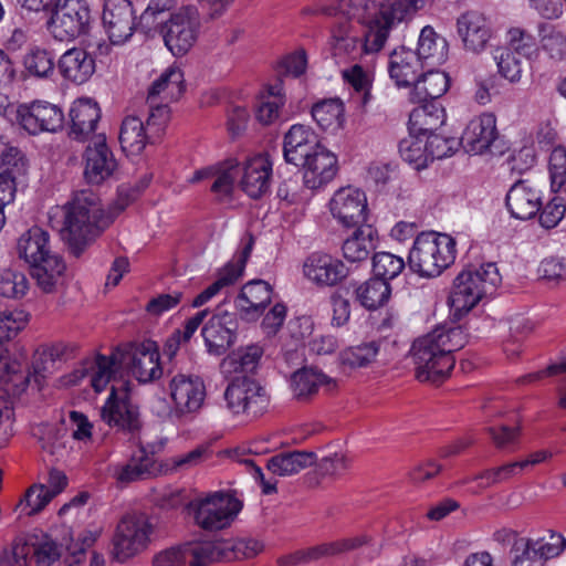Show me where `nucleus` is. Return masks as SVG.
I'll use <instances>...</instances> for the list:
<instances>
[{
	"instance_id": "50",
	"label": "nucleus",
	"mask_w": 566,
	"mask_h": 566,
	"mask_svg": "<svg viewBox=\"0 0 566 566\" xmlns=\"http://www.w3.org/2000/svg\"><path fill=\"white\" fill-rule=\"evenodd\" d=\"M120 364L119 353L96 356L91 373V385L96 392L103 391L109 382L115 381V375Z\"/></svg>"
},
{
	"instance_id": "10",
	"label": "nucleus",
	"mask_w": 566,
	"mask_h": 566,
	"mask_svg": "<svg viewBox=\"0 0 566 566\" xmlns=\"http://www.w3.org/2000/svg\"><path fill=\"white\" fill-rule=\"evenodd\" d=\"M223 398L226 408L234 416H260L270 403L265 388L250 376H234L227 386Z\"/></svg>"
},
{
	"instance_id": "15",
	"label": "nucleus",
	"mask_w": 566,
	"mask_h": 566,
	"mask_svg": "<svg viewBox=\"0 0 566 566\" xmlns=\"http://www.w3.org/2000/svg\"><path fill=\"white\" fill-rule=\"evenodd\" d=\"M17 118L21 127L31 135L56 132L62 127L64 115L60 107L45 101H34L18 107Z\"/></svg>"
},
{
	"instance_id": "39",
	"label": "nucleus",
	"mask_w": 566,
	"mask_h": 566,
	"mask_svg": "<svg viewBox=\"0 0 566 566\" xmlns=\"http://www.w3.org/2000/svg\"><path fill=\"white\" fill-rule=\"evenodd\" d=\"M155 137L148 132L139 116L129 115L123 119L119 130V144L128 155H139L147 144L155 143Z\"/></svg>"
},
{
	"instance_id": "40",
	"label": "nucleus",
	"mask_w": 566,
	"mask_h": 566,
	"mask_svg": "<svg viewBox=\"0 0 566 566\" xmlns=\"http://www.w3.org/2000/svg\"><path fill=\"white\" fill-rule=\"evenodd\" d=\"M49 233L40 227H32L20 235L17 243V251L27 263L33 264L43 259L53 256L49 244Z\"/></svg>"
},
{
	"instance_id": "59",
	"label": "nucleus",
	"mask_w": 566,
	"mask_h": 566,
	"mask_svg": "<svg viewBox=\"0 0 566 566\" xmlns=\"http://www.w3.org/2000/svg\"><path fill=\"white\" fill-rule=\"evenodd\" d=\"M406 263L401 256L390 252H377L373 256V272L386 282L397 277L405 269Z\"/></svg>"
},
{
	"instance_id": "33",
	"label": "nucleus",
	"mask_w": 566,
	"mask_h": 566,
	"mask_svg": "<svg viewBox=\"0 0 566 566\" xmlns=\"http://www.w3.org/2000/svg\"><path fill=\"white\" fill-rule=\"evenodd\" d=\"M188 566H208L230 559L231 543L223 539L187 543L182 545Z\"/></svg>"
},
{
	"instance_id": "8",
	"label": "nucleus",
	"mask_w": 566,
	"mask_h": 566,
	"mask_svg": "<svg viewBox=\"0 0 566 566\" xmlns=\"http://www.w3.org/2000/svg\"><path fill=\"white\" fill-rule=\"evenodd\" d=\"M188 507L198 526L212 531L230 525L241 511L242 503L232 495L214 492L192 500Z\"/></svg>"
},
{
	"instance_id": "53",
	"label": "nucleus",
	"mask_w": 566,
	"mask_h": 566,
	"mask_svg": "<svg viewBox=\"0 0 566 566\" xmlns=\"http://www.w3.org/2000/svg\"><path fill=\"white\" fill-rule=\"evenodd\" d=\"M27 73L38 78H48L54 73L55 63L50 51L33 46L23 56Z\"/></svg>"
},
{
	"instance_id": "47",
	"label": "nucleus",
	"mask_w": 566,
	"mask_h": 566,
	"mask_svg": "<svg viewBox=\"0 0 566 566\" xmlns=\"http://www.w3.org/2000/svg\"><path fill=\"white\" fill-rule=\"evenodd\" d=\"M332 379L313 368H302L291 376V388L297 400H307L317 394L323 385H329Z\"/></svg>"
},
{
	"instance_id": "9",
	"label": "nucleus",
	"mask_w": 566,
	"mask_h": 566,
	"mask_svg": "<svg viewBox=\"0 0 566 566\" xmlns=\"http://www.w3.org/2000/svg\"><path fill=\"white\" fill-rule=\"evenodd\" d=\"M201 20L195 6H184L161 27L165 45L175 56L185 55L197 42Z\"/></svg>"
},
{
	"instance_id": "45",
	"label": "nucleus",
	"mask_w": 566,
	"mask_h": 566,
	"mask_svg": "<svg viewBox=\"0 0 566 566\" xmlns=\"http://www.w3.org/2000/svg\"><path fill=\"white\" fill-rule=\"evenodd\" d=\"M415 53L426 66L439 65L447 59V41L427 25L420 32Z\"/></svg>"
},
{
	"instance_id": "52",
	"label": "nucleus",
	"mask_w": 566,
	"mask_h": 566,
	"mask_svg": "<svg viewBox=\"0 0 566 566\" xmlns=\"http://www.w3.org/2000/svg\"><path fill=\"white\" fill-rule=\"evenodd\" d=\"M30 381V375L24 374V366L21 360L11 358L6 348L0 346V382L11 384L17 391L25 389Z\"/></svg>"
},
{
	"instance_id": "32",
	"label": "nucleus",
	"mask_w": 566,
	"mask_h": 566,
	"mask_svg": "<svg viewBox=\"0 0 566 566\" xmlns=\"http://www.w3.org/2000/svg\"><path fill=\"white\" fill-rule=\"evenodd\" d=\"M240 176V165L235 159H229L217 166H210L197 170L191 181H199L205 178L213 177L214 181L211 186V191L219 198L228 197L232 193L234 181Z\"/></svg>"
},
{
	"instance_id": "62",
	"label": "nucleus",
	"mask_w": 566,
	"mask_h": 566,
	"mask_svg": "<svg viewBox=\"0 0 566 566\" xmlns=\"http://www.w3.org/2000/svg\"><path fill=\"white\" fill-rule=\"evenodd\" d=\"M145 107L147 117L146 122L144 123L148 128V132H150L155 139H157L160 137L170 118V109L168 107V103H147V101H145Z\"/></svg>"
},
{
	"instance_id": "13",
	"label": "nucleus",
	"mask_w": 566,
	"mask_h": 566,
	"mask_svg": "<svg viewBox=\"0 0 566 566\" xmlns=\"http://www.w3.org/2000/svg\"><path fill=\"white\" fill-rule=\"evenodd\" d=\"M153 526L144 514L125 515L113 537V556L125 562L146 548Z\"/></svg>"
},
{
	"instance_id": "2",
	"label": "nucleus",
	"mask_w": 566,
	"mask_h": 566,
	"mask_svg": "<svg viewBox=\"0 0 566 566\" xmlns=\"http://www.w3.org/2000/svg\"><path fill=\"white\" fill-rule=\"evenodd\" d=\"M468 336L461 326H439L413 342L411 356L420 381L439 382L454 367L453 353L463 348Z\"/></svg>"
},
{
	"instance_id": "23",
	"label": "nucleus",
	"mask_w": 566,
	"mask_h": 566,
	"mask_svg": "<svg viewBox=\"0 0 566 566\" xmlns=\"http://www.w3.org/2000/svg\"><path fill=\"white\" fill-rule=\"evenodd\" d=\"M499 138L496 118L493 114H482L469 122L460 138L463 149L473 155L492 151Z\"/></svg>"
},
{
	"instance_id": "27",
	"label": "nucleus",
	"mask_w": 566,
	"mask_h": 566,
	"mask_svg": "<svg viewBox=\"0 0 566 566\" xmlns=\"http://www.w3.org/2000/svg\"><path fill=\"white\" fill-rule=\"evenodd\" d=\"M505 200L511 216L518 220L534 218L543 207L541 191L526 179L512 185Z\"/></svg>"
},
{
	"instance_id": "56",
	"label": "nucleus",
	"mask_w": 566,
	"mask_h": 566,
	"mask_svg": "<svg viewBox=\"0 0 566 566\" xmlns=\"http://www.w3.org/2000/svg\"><path fill=\"white\" fill-rule=\"evenodd\" d=\"M52 500L44 484H33L23 497L15 504L14 511L22 515L31 516L42 511Z\"/></svg>"
},
{
	"instance_id": "37",
	"label": "nucleus",
	"mask_w": 566,
	"mask_h": 566,
	"mask_svg": "<svg viewBox=\"0 0 566 566\" xmlns=\"http://www.w3.org/2000/svg\"><path fill=\"white\" fill-rule=\"evenodd\" d=\"M155 459L144 447H140L125 464L112 468V474L119 483L146 480L155 475Z\"/></svg>"
},
{
	"instance_id": "26",
	"label": "nucleus",
	"mask_w": 566,
	"mask_h": 566,
	"mask_svg": "<svg viewBox=\"0 0 566 566\" xmlns=\"http://www.w3.org/2000/svg\"><path fill=\"white\" fill-rule=\"evenodd\" d=\"M323 147L316 133L308 126L295 124L284 135L283 155L286 163L300 166Z\"/></svg>"
},
{
	"instance_id": "54",
	"label": "nucleus",
	"mask_w": 566,
	"mask_h": 566,
	"mask_svg": "<svg viewBox=\"0 0 566 566\" xmlns=\"http://www.w3.org/2000/svg\"><path fill=\"white\" fill-rule=\"evenodd\" d=\"M254 245V239L249 235L242 250L234 256L233 260L228 262L222 269L219 270L217 281L224 289L234 284L243 274L248 259L251 255Z\"/></svg>"
},
{
	"instance_id": "35",
	"label": "nucleus",
	"mask_w": 566,
	"mask_h": 566,
	"mask_svg": "<svg viewBox=\"0 0 566 566\" xmlns=\"http://www.w3.org/2000/svg\"><path fill=\"white\" fill-rule=\"evenodd\" d=\"M101 118V109L96 102L90 98L76 99L70 109L71 136L84 140L92 134Z\"/></svg>"
},
{
	"instance_id": "21",
	"label": "nucleus",
	"mask_w": 566,
	"mask_h": 566,
	"mask_svg": "<svg viewBox=\"0 0 566 566\" xmlns=\"http://www.w3.org/2000/svg\"><path fill=\"white\" fill-rule=\"evenodd\" d=\"M350 268L343 261L325 253H312L303 264L304 276L317 286H334L346 279Z\"/></svg>"
},
{
	"instance_id": "1",
	"label": "nucleus",
	"mask_w": 566,
	"mask_h": 566,
	"mask_svg": "<svg viewBox=\"0 0 566 566\" xmlns=\"http://www.w3.org/2000/svg\"><path fill=\"white\" fill-rule=\"evenodd\" d=\"M51 217L61 218L62 239L76 258L112 222L109 216L104 211L99 197L91 190L76 192L65 205L56 207Z\"/></svg>"
},
{
	"instance_id": "48",
	"label": "nucleus",
	"mask_w": 566,
	"mask_h": 566,
	"mask_svg": "<svg viewBox=\"0 0 566 566\" xmlns=\"http://www.w3.org/2000/svg\"><path fill=\"white\" fill-rule=\"evenodd\" d=\"M390 294V284L376 275L361 283L355 291L356 300L367 310L384 306L389 301Z\"/></svg>"
},
{
	"instance_id": "3",
	"label": "nucleus",
	"mask_w": 566,
	"mask_h": 566,
	"mask_svg": "<svg viewBox=\"0 0 566 566\" xmlns=\"http://www.w3.org/2000/svg\"><path fill=\"white\" fill-rule=\"evenodd\" d=\"M304 13L337 17L331 35V45L335 54H346L357 59L377 53L385 45L382 33H376L368 23H358L356 18L343 14L339 10V1L336 4L307 8Z\"/></svg>"
},
{
	"instance_id": "22",
	"label": "nucleus",
	"mask_w": 566,
	"mask_h": 566,
	"mask_svg": "<svg viewBox=\"0 0 566 566\" xmlns=\"http://www.w3.org/2000/svg\"><path fill=\"white\" fill-rule=\"evenodd\" d=\"M84 160V178L92 185L102 184L114 174L117 167V161L102 134L96 135L90 142L85 149Z\"/></svg>"
},
{
	"instance_id": "7",
	"label": "nucleus",
	"mask_w": 566,
	"mask_h": 566,
	"mask_svg": "<svg viewBox=\"0 0 566 566\" xmlns=\"http://www.w3.org/2000/svg\"><path fill=\"white\" fill-rule=\"evenodd\" d=\"M171 407L166 406L164 399L158 400L161 410L154 407L156 413L163 419L172 421L192 420L202 409L207 391L201 377L188 374H176L168 382Z\"/></svg>"
},
{
	"instance_id": "55",
	"label": "nucleus",
	"mask_w": 566,
	"mask_h": 566,
	"mask_svg": "<svg viewBox=\"0 0 566 566\" xmlns=\"http://www.w3.org/2000/svg\"><path fill=\"white\" fill-rule=\"evenodd\" d=\"M421 136L409 135L399 143V154L403 161L408 163L416 170L428 167L430 155H428L426 142Z\"/></svg>"
},
{
	"instance_id": "57",
	"label": "nucleus",
	"mask_w": 566,
	"mask_h": 566,
	"mask_svg": "<svg viewBox=\"0 0 566 566\" xmlns=\"http://www.w3.org/2000/svg\"><path fill=\"white\" fill-rule=\"evenodd\" d=\"M283 104L282 84L276 83L270 86L268 95L262 96L256 106L258 120L265 125L272 124L279 118L280 108Z\"/></svg>"
},
{
	"instance_id": "38",
	"label": "nucleus",
	"mask_w": 566,
	"mask_h": 566,
	"mask_svg": "<svg viewBox=\"0 0 566 566\" xmlns=\"http://www.w3.org/2000/svg\"><path fill=\"white\" fill-rule=\"evenodd\" d=\"M377 247V231L368 224L359 226L342 245L345 260L361 263L368 260Z\"/></svg>"
},
{
	"instance_id": "19",
	"label": "nucleus",
	"mask_w": 566,
	"mask_h": 566,
	"mask_svg": "<svg viewBox=\"0 0 566 566\" xmlns=\"http://www.w3.org/2000/svg\"><path fill=\"white\" fill-rule=\"evenodd\" d=\"M329 209L344 227L364 226L367 219L366 195L357 188H340L332 197Z\"/></svg>"
},
{
	"instance_id": "6",
	"label": "nucleus",
	"mask_w": 566,
	"mask_h": 566,
	"mask_svg": "<svg viewBox=\"0 0 566 566\" xmlns=\"http://www.w3.org/2000/svg\"><path fill=\"white\" fill-rule=\"evenodd\" d=\"M501 280L499 269L493 262L467 268L454 279L449 303L454 312L467 313L483 296L492 295Z\"/></svg>"
},
{
	"instance_id": "64",
	"label": "nucleus",
	"mask_w": 566,
	"mask_h": 566,
	"mask_svg": "<svg viewBox=\"0 0 566 566\" xmlns=\"http://www.w3.org/2000/svg\"><path fill=\"white\" fill-rule=\"evenodd\" d=\"M29 289L27 276L21 272L6 270L0 273V295L4 297H22Z\"/></svg>"
},
{
	"instance_id": "16",
	"label": "nucleus",
	"mask_w": 566,
	"mask_h": 566,
	"mask_svg": "<svg viewBox=\"0 0 566 566\" xmlns=\"http://www.w3.org/2000/svg\"><path fill=\"white\" fill-rule=\"evenodd\" d=\"M103 27L112 44L127 42L135 31V15L128 0H104Z\"/></svg>"
},
{
	"instance_id": "17",
	"label": "nucleus",
	"mask_w": 566,
	"mask_h": 566,
	"mask_svg": "<svg viewBox=\"0 0 566 566\" xmlns=\"http://www.w3.org/2000/svg\"><path fill=\"white\" fill-rule=\"evenodd\" d=\"M119 355L122 363L128 365L130 374L140 384L153 382L163 376L159 350L154 342L133 345L125 354Z\"/></svg>"
},
{
	"instance_id": "43",
	"label": "nucleus",
	"mask_w": 566,
	"mask_h": 566,
	"mask_svg": "<svg viewBox=\"0 0 566 566\" xmlns=\"http://www.w3.org/2000/svg\"><path fill=\"white\" fill-rule=\"evenodd\" d=\"M449 88V77L444 72L428 71L421 73L410 92L413 103L438 102Z\"/></svg>"
},
{
	"instance_id": "36",
	"label": "nucleus",
	"mask_w": 566,
	"mask_h": 566,
	"mask_svg": "<svg viewBox=\"0 0 566 566\" xmlns=\"http://www.w3.org/2000/svg\"><path fill=\"white\" fill-rule=\"evenodd\" d=\"M263 356V348L259 345L240 347L224 357L220 370L226 377L249 376L254 374Z\"/></svg>"
},
{
	"instance_id": "18",
	"label": "nucleus",
	"mask_w": 566,
	"mask_h": 566,
	"mask_svg": "<svg viewBox=\"0 0 566 566\" xmlns=\"http://www.w3.org/2000/svg\"><path fill=\"white\" fill-rule=\"evenodd\" d=\"M239 322L235 313L219 311L213 314L201 329L208 353L220 356L237 339Z\"/></svg>"
},
{
	"instance_id": "25",
	"label": "nucleus",
	"mask_w": 566,
	"mask_h": 566,
	"mask_svg": "<svg viewBox=\"0 0 566 566\" xmlns=\"http://www.w3.org/2000/svg\"><path fill=\"white\" fill-rule=\"evenodd\" d=\"M458 34L463 46L472 53L485 50L492 38V29L486 17L476 10L462 13L457 20Z\"/></svg>"
},
{
	"instance_id": "61",
	"label": "nucleus",
	"mask_w": 566,
	"mask_h": 566,
	"mask_svg": "<svg viewBox=\"0 0 566 566\" xmlns=\"http://www.w3.org/2000/svg\"><path fill=\"white\" fill-rule=\"evenodd\" d=\"M497 70L501 76L511 83L518 82L522 76V61L509 49H499L494 53Z\"/></svg>"
},
{
	"instance_id": "29",
	"label": "nucleus",
	"mask_w": 566,
	"mask_h": 566,
	"mask_svg": "<svg viewBox=\"0 0 566 566\" xmlns=\"http://www.w3.org/2000/svg\"><path fill=\"white\" fill-rule=\"evenodd\" d=\"M271 300L272 286L263 280H253L242 286L234 300V305L247 319H255L271 303Z\"/></svg>"
},
{
	"instance_id": "14",
	"label": "nucleus",
	"mask_w": 566,
	"mask_h": 566,
	"mask_svg": "<svg viewBox=\"0 0 566 566\" xmlns=\"http://www.w3.org/2000/svg\"><path fill=\"white\" fill-rule=\"evenodd\" d=\"M105 423L118 430L134 433L142 427L139 409L132 401L128 382L112 384L111 394L101 409Z\"/></svg>"
},
{
	"instance_id": "58",
	"label": "nucleus",
	"mask_w": 566,
	"mask_h": 566,
	"mask_svg": "<svg viewBox=\"0 0 566 566\" xmlns=\"http://www.w3.org/2000/svg\"><path fill=\"white\" fill-rule=\"evenodd\" d=\"M542 48L552 59L562 60L566 55V35L548 23L538 24Z\"/></svg>"
},
{
	"instance_id": "42",
	"label": "nucleus",
	"mask_w": 566,
	"mask_h": 566,
	"mask_svg": "<svg viewBox=\"0 0 566 566\" xmlns=\"http://www.w3.org/2000/svg\"><path fill=\"white\" fill-rule=\"evenodd\" d=\"M317 457L310 451H284L271 457L266 462L268 470L277 476H290L315 464Z\"/></svg>"
},
{
	"instance_id": "60",
	"label": "nucleus",
	"mask_w": 566,
	"mask_h": 566,
	"mask_svg": "<svg viewBox=\"0 0 566 566\" xmlns=\"http://www.w3.org/2000/svg\"><path fill=\"white\" fill-rule=\"evenodd\" d=\"M27 159L23 156V170L17 172L13 166L3 165L0 171V210L13 202L17 192V179L27 174Z\"/></svg>"
},
{
	"instance_id": "51",
	"label": "nucleus",
	"mask_w": 566,
	"mask_h": 566,
	"mask_svg": "<svg viewBox=\"0 0 566 566\" xmlns=\"http://www.w3.org/2000/svg\"><path fill=\"white\" fill-rule=\"evenodd\" d=\"M378 353L379 344L371 340L343 349L338 355V360L342 366L350 369L364 368L375 361Z\"/></svg>"
},
{
	"instance_id": "34",
	"label": "nucleus",
	"mask_w": 566,
	"mask_h": 566,
	"mask_svg": "<svg viewBox=\"0 0 566 566\" xmlns=\"http://www.w3.org/2000/svg\"><path fill=\"white\" fill-rule=\"evenodd\" d=\"M409 115V133L427 137L434 134L446 122V112L439 102H424Z\"/></svg>"
},
{
	"instance_id": "49",
	"label": "nucleus",
	"mask_w": 566,
	"mask_h": 566,
	"mask_svg": "<svg viewBox=\"0 0 566 566\" xmlns=\"http://www.w3.org/2000/svg\"><path fill=\"white\" fill-rule=\"evenodd\" d=\"M312 117L324 130L336 132L344 124V105L338 98L321 101L312 107Z\"/></svg>"
},
{
	"instance_id": "30",
	"label": "nucleus",
	"mask_w": 566,
	"mask_h": 566,
	"mask_svg": "<svg viewBox=\"0 0 566 566\" xmlns=\"http://www.w3.org/2000/svg\"><path fill=\"white\" fill-rule=\"evenodd\" d=\"M424 67L415 51L405 46L396 49L390 54L388 71L398 87L415 85Z\"/></svg>"
},
{
	"instance_id": "11",
	"label": "nucleus",
	"mask_w": 566,
	"mask_h": 566,
	"mask_svg": "<svg viewBox=\"0 0 566 566\" xmlns=\"http://www.w3.org/2000/svg\"><path fill=\"white\" fill-rule=\"evenodd\" d=\"M91 10L86 0H57L49 30L59 41H71L84 34L90 25Z\"/></svg>"
},
{
	"instance_id": "4",
	"label": "nucleus",
	"mask_w": 566,
	"mask_h": 566,
	"mask_svg": "<svg viewBox=\"0 0 566 566\" xmlns=\"http://www.w3.org/2000/svg\"><path fill=\"white\" fill-rule=\"evenodd\" d=\"M343 14L368 23L376 33L384 34L386 43L390 30L416 10L415 0H382L379 4L369 0H339Z\"/></svg>"
},
{
	"instance_id": "31",
	"label": "nucleus",
	"mask_w": 566,
	"mask_h": 566,
	"mask_svg": "<svg viewBox=\"0 0 566 566\" xmlns=\"http://www.w3.org/2000/svg\"><path fill=\"white\" fill-rule=\"evenodd\" d=\"M56 66L65 80L83 84L94 74L95 60L84 49L73 48L60 56Z\"/></svg>"
},
{
	"instance_id": "20",
	"label": "nucleus",
	"mask_w": 566,
	"mask_h": 566,
	"mask_svg": "<svg viewBox=\"0 0 566 566\" xmlns=\"http://www.w3.org/2000/svg\"><path fill=\"white\" fill-rule=\"evenodd\" d=\"M368 543L366 535L339 538L332 542L321 543L318 545L297 551L289 556L280 558L284 566H296L319 560L322 558L335 557L361 547Z\"/></svg>"
},
{
	"instance_id": "28",
	"label": "nucleus",
	"mask_w": 566,
	"mask_h": 566,
	"mask_svg": "<svg viewBox=\"0 0 566 566\" xmlns=\"http://www.w3.org/2000/svg\"><path fill=\"white\" fill-rule=\"evenodd\" d=\"M306 188L317 190L329 184L338 171L336 156L324 146L300 165Z\"/></svg>"
},
{
	"instance_id": "41",
	"label": "nucleus",
	"mask_w": 566,
	"mask_h": 566,
	"mask_svg": "<svg viewBox=\"0 0 566 566\" xmlns=\"http://www.w3.org/2000/svg\"><path fill=\"white\" fill-rule=\"evenodd\" d=\"M185 90L184 73L179 67H168L148 90L147 103H169L180 97Z\"/></svg>"
},
{
	"instance_id": "5",
	"label": "nucleus",
	"mask_w": 566,
	"mask_h": 566,
	"mask_svg": "<svg viewBox=\"0 0 566 566\" xmlns=\"http://www.w3.org/2000/svg\"><path fill=\"white\" fill-rule=\"evenodd\" d=\"M455 259V242L448 235L437 232H422L417 235L408 255L411 271L424 277H436L450 266Z\"/></svg>"
},
{
	"instance_id": "44",
	"label": "nucleus",
	"mask_w": 566,
	"mask_h": 566,
	"mask_svg": "<svg viewBox=\"0 0 566 566\" xmlns=\"http://www.w3.org/2000/svg\"><path fill=\"white\" fill-rule=\"evenodd\" d=\"M31 276L44 293H52L62 281L65 263L59 254L30 264Z\"/></svg>"
},
{
	"instance_id": "46",
	"label": "nucleus",
	"mask_w": 566,
	"mask_h": 566,
	"mask_svg": "<svg viewBox=\"0 0 566 566\" xmlns=\"http://www.w3.org/2000/svg\"><path fill=\"white\" fill-rule=\"evenodd\" d=\"M62 354V348L56 345L39 347L33 355L32 373L28 370L27 364L22 363L24 366V374H29L30 378L32 377L34 382L41 387L42 381L59 368Z\"/></svg>"
},
{
	"instance_id": "63",
	"label": "nucleus",
	"mask_w": 566,
	"mask_h": 566,
	"mask_svg": "<svg viewBox=\"0 0 566 566\" xmlns=\"http://www.w3.org/2000/svg\"><path fill=\"white\" fill-rule=\"evenodd\" d=\"M28 317L22 310H6L0 313V346L15 337L27 324Z\"/></svg>"
},
{
	"instance_id": "12",
	"label": "nucleus",
	"mask_w": 566,
	"mask_h": 566,
	"mask_svg": "<svg viewBox=\"0 0 566 566\" xmlns=\"http://www.w3.org/2000/svg\"><path fill=\"white\" fill-rule=\"evenodd\" d=\"M566 548L563 534L548 531L538 538L520 537L514 541L512 566H544L548 559L558 557Z\"/></svg>"
},
{
	"instance_id": "24",
	"label": "nucleus",
	"mask_w": 566,
	"mask_h": 566,
	"mask_svg": "<svg viewBox=\"0 0 566 566\" xmlns=\"http://www.w3.org/2000/svg\"><path fill=\"white\" fill-rule=\"evenodd\" d=\"M241 189L251 198L264 196L271 187L272 163L268 155H256L248 158L240 166Z\"/></svg>"
}]
</instances>
